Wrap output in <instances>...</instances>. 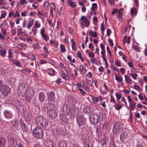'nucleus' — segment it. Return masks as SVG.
Wrapping results in <instances>:
<instances>
[{
    "mask_svg": "<svg viewBox=\"0 0 147 147\" xmlns=\"http://www.w3.org/2000/svg\"><path fill=\"white\" fill-rule=\"evenodd\" d=\"M110 101L111 102H113L115 104H116V101L115 100V99L113 96L112 95H111V98Z\"/></svg>",
    "mask_w": 147,
    "mask_h": 147,
    "instance_id": "43",
    "label": "nucleus"
},
{
    "mask_svg": "<svg viewBox=\"0 0 147 147\" xmlns=\"http://www.w3.org/2000/svg\"><path fill=\"white\" fill-rule=\"evenodd\" d=\"M45 28L44 27L42 28L40 30V33L41 35H42L44 34H45L46 33H45Z\"/></svg>",
    "mask_w": 147,
    "mask_h": 147,
    "instance_id": "52",
    "label": "nucleus"
},
{
    "mask_svg": "<svg viewBox=\"0 0 147 147\" xmlns=\"http://www.w3.org/2000/svg\"><path fill=\"white\" fill-rule=\"evenodd\" d=\"M59 66L61 67V68H62V69H65V71L67 73V71L65 69V67L63 65V63H62L61 62L60 63Z\"/></svg>",
    "mask_w": 147,
    "mask_h": 147,
    "instance_id": "56",
    "label": "nucleus"
},
{
    "mask_svg": "<svg viewBox=\"0 0 147 147\" xmlns=\"http://www.w3.org/2000/svg\"><path fill=\"white\" fill-rule=\"evenodd\" d=\"M6 143L5 138H0V146H4Z\"/></svg>",
    "mask_w": 147,
    "mask_h": 147,
    "instance_id": "25",
    "label": "nucleus"
},
{
    "mask_svg": "<svg viewBox=\"0 0 147 147\" xmlns=\"http://www.w3.org/2000/svg\"><path fill=\"white\" fill-rule=\"evenodd\" d=\"M45 145L46 147H55V145L52 141L47 140L45 142Z\"/></svg>",
    "mask_w": 147,
    "mask_h": 147,
    "instance_id": "18",
    "label": "nucleus"
},
{
    "mask_svg": "<svg viewBox=\"0 0 147 147\" xmlns=\"http://www.w3.org/2000/svg\"><path fill=\"white\" fill-rule=\"evenodd\" d=\"M4 115L7 118H11L10 116L11 112L7 110H5L4 111Z\"/></svg>",
    "mask_w": 147,
    "mask_h": 147,
    "instance_id": "26",
    "label": "nucleus"
},
{
    "mask_svg": "<svg viewBox=\"0 0 147 147\" xmlns=\"http://www.w3.org/2000/svg\"><path fill=\"white\" fill-rule=\"evenodd\" d=\"M115 65L117 67H120L121 66V62L119 61H115Z\"/></svg>",
    "mask_w": 147,
    "mask_h": 147,
    "instance_id": "54",
    "label": "nucleus"
},
{
    "mask_svg": "<svg viewBox=\"0 0 147 147\" xmlns=\"http://www.w3.org/2000/svg\"><path fill=\"white\" fill-rule=\"evenodd\" d=\"M60 131L57 128H54L51 131V135L57 137V136L60 134Z\"/></svg>",
    "mask_w": 147,
    "mask_h": 147,
    "instance_id": "17",
    "label": "nucleus"
},
{
    "mask_svg": "<svg viewBox=\"0 0 147 147\" xmlns=\"http://www.w3.org/2000/svg\"><path fill=\"white\" fill-rule=\"evenodd\" d=\"M76 119L78 123L79 126H82L84 125L85 120L82 115H78Z\"/></svg>",
    "mask_w": 147,
    "mask_h": 147,
    "instance_id": "8",
    "label": "nucleus"
},
{
    "mask_svg": "<svg viewBox=\"0 0 147 147\" xmlns=\"http://www.w3.org/2000/svg\"><path fill=\"white\" fill-rule=\"evenodd\" d=\"M69 108V106L68 105L65 104L62 105L61 109L63 113H65L66 112L67 114Z\"/></svg>",
    "mask_w": 147,
    "mask_h": 147,
    "instance_id": "19",
    "label": "nucleus"
},
{
    "mask_svg": "<svg viewBox=\"0 0 147 147\" xmlns=\"http://www.w3.org/2000/svg\"><path fill=\"white\" fill-rule=\"evenodd\" d=\"M35 25L36 28H39L40 27V25L38 23V21H36L35 22Z\"/></svg>",
    "mask_w": 147,
    "mask_h": 147,
    "instance_id": "58",
    "label": "nucleus"
},
{
    "mask_svg": "<svg viewBox=\"0 0 147 147\" xmlns=\"http://www.w3.org/2000/svg\"><path fill=\"white\" fill-rule=\"evenodd\" d=\"M107 49L108 52V53L109 54V55L111 57L112 56V54L111 52V50L109 49V46H108L107 47Z\"/></svg>",
    "mask_w": 147,
    "mask_h": 147,
    "instance_id": "61",
    "label": "nucleus"
},
{
    "mask_svg": "<svg viewBox=\"0 0 147 147\" xmlns=\"http://www.w3.org/2000/svg\"><path fill=\"white\" fill-rule=\"evenodd\" d=\"M30 57L28 58V59H31L32 61H36V57L33 54L30 55Z\"/></svg>",
    "mask_w": 147,
    "mask_h": 147,
    "instance_id": "46",
    "label": "nucleus"
},
{
    "mask_svg": "<svg viewBox=\"0 0 147 147\" xmlns=\"http://www.w3.org/2000/svg\"><path fill=\"white\" fill-rule=\"evenodd\" d=\"M127 136V134L125 132H123L120 136V140L122 142H124L126 141Z\"/></svg>",
    "mask_w": 147,
    "mask_h": 147,
    "instance_id": "21",
    "label": "nucleus"
},
{
    "mask_svg": "<svg viewBox=\"0 0 147 147\" xmlns=\"http://www.w3.org/2000/svg\"><path fill=\"white\" fill-rule=\"evenodd\" d=\"M12 103L16 107L17 109H18V108L19 109H20L22 105V103L19 100L16 99L13 100Z\"/></svg>",
    "mask_w": 147,
    "mask_h": 147,
    "instance_id": "14",
    "label": "nucleus"
},
{
    "mask_svg": "<svg viewBox=\"0 0 147 147\" xmlns=\"http://www.w3.org/2000/svg\"><path fill=\"white\" fill-rule=\"evenodd\" d=\"M1 12L2 13V14L1 16L0 19H1L2 18H5L6 15V12L5 11H1Z\"/></svg>",
    "mask_w": 147,
    "mask_h": 147,
    "instance_id": "42",
    "label": "nucleus"
},
{
    "mask_svg": "<svg viewBox=\"0 0 147 147\" xmlns=\"http://www.w3.org/2000/svg\"><path fill=\"white\" fill-rule=\"evenodd\" d=\"M76 99L73 97H72L70 100V102L71 104L73 105L76 103Z\"/></svg>",
    "mask_w": 147,
    "mask_h": 147,
    "instance_id": "38",
    "label": "nucleus"
},
{
    "mask_svg": "<svg viewBox=\"0 0 147 147\" xmlns=\"http://www.w3.org/2000/svg\"><path fill=\"white\" fill-rule=\"evenodd\" d=\"M20 124L24 133H28L29 132L28 127L27 126L23 120L21 119L20 120Z\"/></svg>",
    "mask_w": 147,
    "mask_h": 147,
    "instance_id": "9",
    "label": "nucleus"
},
{
    "mask_svg": "<svg viewBox=\"0 0 147 147\" xmlns=\"http://www.w3.org/2000/svg\"><path fill=\"white\" fill-rule=\"evenodd\" d=\"M45 96L44 94L42 92L39 93V99L41 103L45 99Z\"/></svg>",
    "mask_w": 147,
    "mask_h": 147,
    "instance_id": "22",
    "label": "nucleus"
},
{
    "mask_svg": "<svg viewBox=\"0 0 147 147\" xmlns=\"http://www.w3.org/2000/svg\"><path fill=\"white\" fill-rule=\"evenodd\" d=\"M50 7L51 9H53L54 10H55L56 9L55 6L53 3H50Z\"/></svg>",
    "mask_w": 147,
    "mask_h": 147,
    "instance_id": "51",
    "label": "nucleus"
},
{
    "mask_svg": "<svg viewBox=\"0 0 147 147\" xmlns=\"http://www.w3.org/2000/svg\"><path fill=\"white\" fill-rule=\"evenodd\" d=\"M115 96L117 98V102H119V101L122 97L121 95L119 94H118L117 92H116L115 94Z\"/></svg>",
    "mask_w": 147,
    "mask_h": 147,
    "instance_id": "45",
    "label": "nucleus"
},
{
    "mask_svg": "<svg viewBox=\"0 0 147 147\" xmlns=\"http://www.w3.org/2000/svg\"><path fill=\"white\" fill-rule=\"evenodd\" d=\"M122 107V105L120 104H118V105L115 107V109L117 110H119Z\"/></svg>",
    "mask_w": 147,
    "mask_h": 147,
    "instance_id": "59",
    "label": "nucleus"
},
{
    "mask_svg": "<svg viewBox=\"0 0 147 147\" xmlns=\"http://www.w3.org/2000/svg\"><path fill=\"white\" fill-rule=\"evenodd\" d=\"M35 122L38 126H41L43 128H46L49 124V121L45 119L42 116H38L35 119Z\"/></svg>",
    "mask_w": 147,
    "mask_h": 147,
    "instance_id": "2",
    "label": "nucleus"
},
{
    "mask_svg": "<svg viewBox=\"0 0 147 147\" xmlns=\"http://www.w3.org/2000/svg\"><path fill=\"white\" fill-rule=\"evenodd\" d=\"M47 116L52 119L55 118L57 116V112L54 110L50 109L47 112Z\"/></svg>",
    "mask_w": 147,
    "mask_h": 147,
    "instance_id": "7",
    "label": "nucleus"
},
{
    "mask_svg": "<svg viewBox=\"0 0 147 147\" xmlns=\"http://www.w3.org/2000/svg\"><path fill=\"white\" fill-rule=\"evenodd\" d=\"M132 78L135 80L136 79V78L138 76V75L136 74L131 73V74Z\"/></svg>",
    "mask_w": 147,
    "mask_h": 147,
    "instance_id": "57",
    "label": "nucleus"
},
{
    "mask_svg": "<svg viewBox=\"0 0 147 147\" xmlns=\"http://www.w3.org/2000/svg\"><path fill=\"white\" fill-rule=\"evenodd\" d=\"M82 20H84L85 24L87 26V27L89 26L90 25V21L86 18V16H82L81 17L80 21Z\"/></svg>",
    "mask_w": 147,
    "mask_h": 147,
    "instance_id": "20",
    "label": "nucleus"
},
{
    "mask_svg": "<svg viewBox=\"0 0 147 147\" xmlns=\"http://www.w3.org/2000/svg\"><path fill=\"white\" fill-rule=\"evenodd\" d=\"M28 85L27 84H22L18 87V93L19 95L22 97H23L27 93L28 90Z\"/></svg>",
    "mask_w": 147,
    "mask_h": 147,
    "instance_id": "3",
    "label": "nucleus"
},
{
    "mask_svg": "<svg viewBox=\"0 0 147 147\" xmlns=\"http://www.w3.org/2000/svg\"><path fill=\"white\" fill-rule=\"evenodd\" d=\"M89 33L90 35H91L93 37H96L97 36V34L96 32H94L90 30H89Z\"/></svg>",
    "mask_w": 147,
    "mask_h": 147,
    "instance_id": "33",
    "label": "nucleus"
},
{
    "mask_svg": "<svg viewBox=\"0 0 147 147\" xmlns=\"http://www.w3.org/2000/svg\"><path fill=\"white\" fill-rule=\"evenodd\" d=\"M6 53V50L2 49L0 50V55L3 57H5Z\"/></svg>",
    "mask_w": 147,
    "mask_h": 147,
    "instance_id": "27",
    "label": "nucleus"
},
{
    "mask_svg": "<svg viewBox=\"0 0 147 147\" xmlns=\"http://www.w3.org/2000/svg\"><path fill=\"white\" fill-rule=\"evenodd\" d=\"M74 2L71 0H69L68 3L69 5H70L72 7H76V4H74Z\"/></svg>",
    "mask_w": 147,
    "mask_h": 147,
    "instance_id": "39",
    "label": "nucleus"
},
{
    "mask_svg": "<svg viewBox=\"0 0 147 147\" xmlns=\"http://www.w3.org/2000/svg\"><path fill=\"white\" fill-rule=\"evenodd\" d=\"M101 32L104 31L105 30L104 25V22L101 24Z\"/></svg>",
    "mask_w": 147,
    "mask_h": 147,
    "instance_id": "62",
    "label": "nucleus"
},
{
    "mask_svg": "<svg viewBox=\"0 0 147 147\" xmlns=\"http://www.w3.org/2000/svg\"><path fill=\"white\" fill-rule=\"evenodd\" d=\"M71 46L72 49L76 51L77 49V48L76 47L75 42L73 39H72L71 40Z\"/></svg>",
    "mask_w": 147,
    "mask_h": 147,
    "instance_id": "28",
    "label": "nucleus"
},
{
    "mask_svg": "<svg viewBox=\"0 0 147 147\" xmlns=\"http://www.w3.org/2000/svg\"><path fill=\"white\" fill-rule=\"evenodd\" d=\"M43 39L46 41H47L49 40V38L48 36H47L46 34H44L41 35Z\"/></svg>",
    "mask_w": 147,
    "mask_h": 147,
    "instance_id": "44",
    "label": "nucleus"
},
{
    "mask_svg": "<svg viewBox=\"0 0 147 147\" xmlns=\"http://www.w3.org/2000/svg\"><path fill=\"white\" fill-rule=\"evenodd\" d=\"M10 88L7 85L2 86L1 88L0 94L3 96H7L10 92Z\"/></svg>",
    "mask_w": 147,
    "mask_h": 147,
    "instance_id": "5",
    "label": "nucleus"
},
{
    "mask_svg": "<svg viewBox=\"0 0 147 147\" xmlns=\"http://www.w3.org/2000/svg\"><path fill=\"white\" fill-rule=\"evenodd\" d=\"M48 74L51 76H54L55 75V71L52 68L48 69Z\"/></svg>",
    "mask_w": 147,
    "mask_h": 147,
    "instance_id": "32",
    "label": "nucleus"
},
{
    "mask_svg": "<svg viewBox=\"0 0 147 147\" xmlns=\"http://www.w3.org/2000/svg\"><path fill=\"white\" fill-rule=\"evenodd\" d=\"M134 49V50H136V51L140 52V48L137 46H134L133 47Z\"/></svg>",
    "mask_w": 147,
    "mask_h": 147,
    "instance_id": "53",
    "label": "nucleus"
},
{
    "mask_svg": "<svg viewBox=\"0 0 147 147\" xmlns=\"http://www.w3.org/2000/svg\"><path fill=\"white\" fill-rule=\"evenodd\" d=\"M80 69L84 74H85L86 72V69L85 67L83 65H81L80 66Z\"/></svg>",
    "mask_w": 147,
    "mask_h": 147,
    "instance_id": "30",
    "label": "nucleus"
},
{
    "mask_svg": "<svg viewBox=\"0 0 147 147\" xmlns=\"http://www.w3.org/2000/svg\"><path fill=\"white\" fill-rule=\"evenodd\" d=\"M108 41L110 46H112L114 44L112 40L109 38L108 39Z\"/></svg>",
    "mask_w": 147,
    "mask_h": 147,
    "instance_id": "55",
    "label": "nucleus"
},
{
    "mask_svg": "<svg viewBox=\"0 0 147 147\" xmlns=\"http://www.w3.org/2000/svg\"><path fill=\"white\" fill-rule=\"evenodd\" d=\"M94 110V108L92 106H88L85 107L83 109V111L84 113H89L92 112Z\"/></svg>",
    "mask_w": 147,
    "mask_h": 147,
    "instance_id": "12",
    "label": "nucleus"
},
{
    "mask_svg": "<svg viewBox=\"0 0 147 147\" xmlns=\"http://www.w3.org/2000/svg\"><path fill=\"white\" fill-rule=\"evenodd\" d=\"M85 146L86 147H90V145L88 141H86V142L84 141Z\"/></svg>",
    "mask_w": 147,
    "mask_h": 147,
    "instance_id": "63",
    "label": "nucleus"
},
{
    "mask_svg": "<svg viewBox=\"0 0 147 147\" xmlns=\"http://www.w3.org/2000/svg\"><path fill=\"white\" fill-rule=\"evenodd\" d=\"M132 115L133 114L130 111L129 120V121L130 122H131L133 121Z\"/></svg>",
    "mask_w": 147,
    "mask_h": 147,
    "instance_id": "48",
    "label": "nucleus"
},
{
    "mask_svg": "<svg viewBox=\"0 0 147 147\" xmlns=\"http://www.w3.org/2000/svg\"><path fill=\"white\" fill-rule=\"evenodd\" d=\"M20 49L21 50L24 49L26 47V45L25 44H20Z\"/></svg>",
    "mask_w": 147,
    "mask_h": 147,
    "instance_id": "60",
    "label": "nucleus"
},
{
    "mask_svg": "<svg viewBox=\"0 0 147 147\" xmlns=\"http://www.w3.org/2000/svg\"><path fill=\"white\" fill-rule=\"evenodd\" d=\"M48 100L49 102H52L55 101V97L54 92L52 91L48 93Z\"/></svg>",
    "mask_w": 147,
    "mask_h": 147,
    "instance_id": "13",
    "label": "nucleus"
},
{
    "mask_svg": "<svg viewBox=\"0 0 147 147\" xmlns=\"http://www.w3.org/2000/svg\"><path fill=\"white\" fill-rule=\"evenodd\" d=\"M117 17L119 19L121 18L122 17V13L119 11L118 12Z\"/></svg>",
    "mask_w": 147,
    "mask_h": 147,
    "instance_id": "64",
    "label": "nucleus"
},
{
    "mask_svg": "<svg viewBox=\"0 0 147 147\" xmlns=\"http://www.w3.org/2000/svg\"><path fill=\"white\" fill-rule=\"evenodd\" d=\"M60 47L61 49L60 52L62 53L65 52L66 50L65 48V46L63 44H61L60 46Z\"/></svg>",
    "mask_w": 147,
    "mask_h": 147,
    "instance_id": "36",
    "label": "nucleus"
},
{
    "mask_svg": "<svg viewBox=\"0 0 147 147\" xmlns=\"http://www.w3.org/2000/svg\"><path fill=\"white\" fill-rule=\"evenodd\" d=\"M50 109L54 110L55 108V105L52 103H49V104Z\"/></svg>",
    "mask_w": 147,
    "mask_h": 147,
    "instance_id": "49",
    "label": "nucleus"
},
{
    "mask_svg": "<svg viewBox=\"0 0 147 147\" xmlns=\"http://www.w3.org/2000/svg\"><path fill=\"white\" fill-rule=\"evenodd\" d=\"M78 90L80 91L81 94L83 96H84L86 94V92L82 89L79 88Z\"/></svg>",
    "mask_w": 147,
    "mask_h": 147,
    "instance_id": "50",
    "label": "nucleus"
},
{
    "mask_svg": "<svg viewBox=\"0 0 147 147\" xmlns=\"http://www.w3.org/2000/svg\"><path fill=\"white\" fill-rule=\"evenodd\" d=\"M14 52L13 50L12 49H10L8 50V58L9 59H11L13 57V53Z\"/></svg>",
    "mask_w": 147,
    "mask_h": 147,
    "instance_id": "31",
    "label": "nucleus"
},
{
    "mask_svg": "<svg viewBox=\"0 0 147 147\" xmlns=\"http://www.w3.org/2000/svg\"><path fill=\"white\" fill-rule=\"evenodd\" d=\"M8 140L9 142L10 143V145L14 147H16L17 145L16 140L13 137L11 136H9L8 137Z\"/></svg>",
    "mask_w": 147,
    "mask_h": 147,
    "instance_id": "10",
    "label": "nucleus"
},
{
    "mask_svg": "<svg viewBox=\"0 0 147 147\" xmlns=\"http://www.w3.org/2000/svg\"><path fill=\"white\" fill-rule=\"evenodd\" d=\"M77 55L78 57L83 62L84 61V59L82 57V55L80 51H78L77 52Z\"/></svg>",
    "mask_w": 147,
    "mask_h": 147,
    "instance_id": "37",
    "label": "nucleus"
},
{
    "mask_svg": "<svg viewBox=\"0 0 147 147\" xmlns=\"http://www.w3.org/2000/svg\"><path fill=\"white\" fill-rule=\"evenodd\" d=\"M101 117L102 121L104 120L106 117L105 114L102 112L99 113L98 115L95 113L91 115L90 118V120L91 124L95 125L97 124L99 121L100 122V120Z\"/></svg>",
    "mask_w": 147,
    "mask_h": 147,
    "instance_id": "1",
    "label": "nucleus"
},
{
    "mask_svg": "<svg viewBox=\"0 0 147 147\" xmlns=\"http://www.w3.org/2000/svg\"><path fill=\"white\" fill-rule=\"evenodd\" d=\"M59 147H67V142L64 140H61L59 142Z\"/></svg>",
    "mask_w": 147,
    "mask_h": 147,
    "instance_id": "24",
    "label": "nucleus"
},
{
    "mask_svg": "<svg viewBox=\"0 0 147 147\" xmlns=\"http://www.w3.org/2000/svg\"><path fill=\"white\" fill-rule=\"evenodd\" d=\"M116 80L118 82H121L123 81V78L120 76H115Z\"/></svg>",
    "mask_w": 147,
    "mask_h": 147,
    "instance_id": "35",
    "label": "nucleus"
},
{
    "mask_svg": "<svg viewBox=\"0 0 147 147\" xmlns=\"http://www.w3.org/2000/svg\"><path fill=\"white\" fill-rule=\"evenodd\" d=\"M61 72V75L62 77L65 80H69V78L67 74L65 73L64 71H62Z\"/></svg>",
    "mask_w": 147,
    "mask_h": 147,
    "instance_id": "23",
    "label": "nucleus"
},
{
    "mask_svg": "<svg viewBox=\"0 0 147 147\" xmlns=\"http://www.w3.org/2000/svg\"><path fill=\"white\" fill-rule=\"evenodd\" d=\"M121 127V124L119 122H117L114 124L113 131L115 134L119 131Z\"/></svg>",
    "mask_w": 147,
    "mask_h": 147,
    "instance_id": "11",
    "label": "nucleus"
},
{
    "mask_svg": "<svg viewBox=\"0 0 147 147\" xmlns=\"http://www.w3.org/2000/svg\"><path fill=\"white\" fill-rule=\"evenodd\" d=\"M34 136L36 138H41L44 135V132L42 128L36 127L33 131Z\"/></svg>",
    "mask_w": 147,
    "mask_h": 147,
    "instance_id": "4",
    "label": "nucleus"
},
{
    "mask_svg": "<svg viewBox=\"0 0 147 147\" xmlns=\"http://www.w3.org/2000/svg\"><path fill=\"white\" fill-rule=\"evenodd\" d=\"M76 107L75 106H69L67 114L70 115H74L76 113Z\"/></svg>",
    "mask_w": 147,
    "mask_h": 147,
    "instance_id": "15",
    "label": "nucleus"
},
{
    "mask_svg": "<svg viewBox=\"0 0 147 147\" xmlns=\"http://www.w3.org/2000/svg\"><path fill=\"white\" fill-rule=\"evenodd\" d=\"M97 7V4L96 3H94L92 4V7L91 8V10L92 11H95V8Z\"/></svg>",
    "mask_w": 147,
    "mask_h": 147,
    "instance_id": "41",
    "label": "nucleus"
},
{
    "mask_svg": "<svg viewBox=\"0 0 147 147\" xmlns=\"http://www.w3.org/2000/svg\"><path fill=\"white\" fill-rule=\"evenodd\" d=\"M60 122L63 124H67L68 123V119L67 116L63 114H60L59 116Z\"/></svg>",
    "mask_w": 147,
    "mask_h": 147,
    "instance_id": "6",
    "label": "nucleus"
},
{
    "mask_svg": "<svg viewBox=\"0 0 147 147\" xmlns=\"http://www.w3.org/2000/svg\"><path fill=\"white\" fill-rule=\"evenodd\" d=\"M98 98H99V99L97 97H94L92 98V100L94 103H97L99 101V99L101 100L102 99L101 97H99Z\"/></svg>",
    "mask_w": 147,
    "mask_h": 147,
    "instance_id": "29",
    "label": "nucleus"
},
{
    "mask_svg": "<svg viewBox=\"0 0 147 147\" xmlns=\"http://www.w3.org/2000/svg\"><path fill=\"white\" fill-rule=\"evenodd\" d=\"M13 126L16 127L18 124V121L16 119H13L11 122Z\"/></svg>",
    "mask_w": 147,
    "mask_h": 147,
    "instance_id": "34",
    "label": "nucleus"
},
{
    "mask_svg": "<svg viewBox=\"0 0 147 147\" xmlns=\"http://www.w3.org/2000/svg\"><path fill=\"white\" fill-rule=\"evenodd\" d=\"M34 94V93L33 90L29 91L26 97V100H27L28 102H30Z\"/></svg>",
    "mask_w": 147,
    "mask_h": 147,
    "instance_id": "16",
    "label": "nucleus"
},
{
    "mask_svg": "<svg viewBox=\"0 0 147 147\" xmlns=\"http://www.w3.org/2000/svg\"><path fill=\"white\" fill-rule=\"evenodd\" d=\"M124 76L125 78V81L127 83H129L131 82L130 79L128 76L125 75Z\"/></svg>",
    "mask_w": 147,
    "mask_h": 147,
    "instance_id": "47",
    "label": "nucleus"
},
{
    "mask_svg": "<svg viewBox=\"0 0 147 147\" xmlns=\"http://www.w3.org/2000/svg\"><path fill=\"white\" fill-rule=\"evenodd\" d=\"M13 63L14 65H16L19 67H22V66L20 63L16 60H14L13 61Z\"/></svg>",
    "mask_w": 147,
    "mask_h": 147,
    "instance_id": "40",
    "label": "nucleus"
}]
</instances>
